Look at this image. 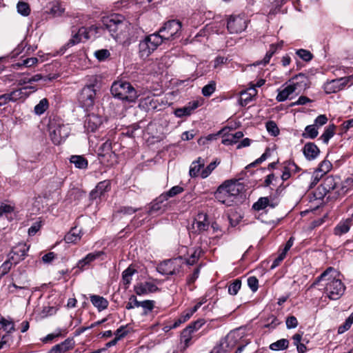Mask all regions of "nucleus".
Here are the masks:
<instances>
[{"label": "nucleus", "instance_id": "obj_19", "mask_svg": "<svg viewBox=\"0 0 353 353\" xmlns=\"http://www.w3.org/2000/svg\"><path fill=\"white\" fill-rule=\"evenodd\" d=\"M158 290V287L151 282L141 283L134 286V292L138 295H143L151 292H154Z\"/></svg>", "mask_w": 353, "mask_h": 353}, {"label": "nucleus", "instance_id": "obj_25", "mask_svg": "<svg viewBox=\"0 0 353 353\" xmlns=\"http://www.w3.org/2000/svg\"><path fill=\"white\" fill-rule=\"evenodd\" d=\"M81 236V230L74 227L65 234L64 240L67 243H76L80 241Z\"/></svg>", "mask_w": 353, "mask_h": 353}, {"label": "nucleus", "instance_id": "obj_30", "mask_svg": "<svg viewBox=\"0 0 353 353\" xmlns=\"http://www.w3.org/2000/svg\"><path fill=\"white\" fill-rule=\"evenodd\" d=\"M90 301L92 305L99 310V311H102L106 309L108 306V301L107 299L99 295H92L90 296Z\"/></svg>", "mask_w": 353, "mask_h": 353}, {"label": "nucleus", "instance_id": "obj_62", "mask_svg": "<svg viewBox=\"0 0 353 353\" xmlns=\"http://www.w3.org/2000/svg\"><path fill=\"white\" fill-rule=\"evenodd\" d=\"M128 331L126 330V327L121 326L119 329H117L114 333L115 338H118V341L121 339L123 338L128 334Z\"/></svg>", "mask_w": 353, "mask_h": 353}, {"label": "nucleus", "instance_id": "obj_56", "mask_svg": "<svg viewBox=\"0 0 353 353\" xmlns=\"http://www.w3.org/2000/svg\"><path fill=\"white\" fill-rule=\"evenodd\" d=\"M285 323L288 329H292L297 327L298 321L294 316H290L287 317Z\"/></svg>", "mask_w": 353, "mask_h": 353}, {"label": "nucleus", "instance_id": "obj_14", "mask_svg": "<svg viewBox=\"0 0 353 353\" xmlns=\"http://www.w3.org/2000/svg\"><path fill=\"white\" fill-rule=\"evenodd\" d=\"M50 134L52 142L58 145L68 137L69 128L67 125H59L54 128H51Z\"/></svg>", "mask_w": 353, "mask_h": 353}, {"label": "nucleus", "instance_id": "obj_28", "mask_svg": "<svg viewBox=\"0 0 353 353\" xmlns=\"http://www.w3.org/2000/svg\"><path fill=\"white\" fill-rule=\"evenodd\" d=\"M209 223L207 221L206 214H199L198 218L194 221L192 226L196 228L199 232L206 230L208 228Z\"/></svg>", "mask_w": 353, "mask_h": 353}, {"label": "nucleus", "instance_id": "obj_46", "mask_svg": "<svg viewBox=\"0 0 353 353\" xmlns=\"http://www.w3.org/2000/svg\"><path fill=\"white\" fill-rule=\"evenodd\" d=\"M332 168V164L331 163L330 161L327 160H323V161L321 162L316 170H318L321 174L325 175L326 173L331 170Z\"/></svg>", "mask_w": 353, "mask_h": 353}, {"label": "nucleus", "instance_id": "obj_4", "mask_svg": "<svg viewBox=\"0 0 353 353\" xmlns=\"http://www.w3.org/2000/svg\"><path fill=\"white\" fill-rule=\"evenodd\" d=\"M112 94L122 101L134 102L139 94L132 84L128 81L119 80L114 81L111 86Z\"/></svg>", "mask_w": 353, "mask_h": 353}, {"label": "nucleus", "instance_id": "obj_7", "mask_svg": "<svg viewBox=\"0 0 353 353\" xmlns=\"http://www.w3.org/2000/svg\"><path fill=\"white\" fill-rule=\"evenodd\" d=\"M181 23L178 20H170L164 23L159 30L160 37L163 41L170 40L179 37V32L181 29Z\"/></svg>", "mask_w": 353, "mask_h": 353}, {"label": "nucleus", "instance_id": "obj_17", "mask_svg": "<svg viewBox=\"0 0 353 353\" xmlns=\"http://www.w3.org/2000/svg\"><path fill=\"white\" fill-rule=\"evenodd\" d=\"M102 118L95 114H90L87 116L85 121V127L91 132L96 131L102 124Z\"/></svg>", "mask_w": 353, "mask_h": 353}, {"label": "nucleus", "instance_id": "obj_5", "mask_svg": "<svg viewBox=\"0 0 353 353\" xmlns=\"http://www.w3.org/2000/svg\"><path fill=\"white\" fill-rule=\"evenodd\" d=\"M250 343V341L244 339L239 331H232L221 340L220 347L222 352H228L231 351L236 345H238L235 353H241Z\"/></svg>", "mask_w": 353, "mask_h": 353}, {"label": "nucleus", "instance_id": "obj_13", "mask_svg": "<svg viewBox=\"0 0 353 353\" xmlns=\"http://www.w3.org/2000/svg\"><path fill=\"white\" fill-rule=\"evenodd\" d=\"M28 250V245L24 243H19L12 248L8 257L14 262V264L16 265L24 259Z\"/></svg>", "mask_w": 353, "mask_h": 353}, {"label": "nucleus", "instance_id": "obj_50", "mask_svg": "<svg viewBox=\"0 0 353 353\" xmlns=\"http://www.w3.org/2000/svg\"><path fill=\"white\" fill-rule=\"evenodd\" d=\"M94 55L99 61H103L106 60L110 56V52L107 49H101L97 50L94 52Z\"/></svg>", "mask_w": 353, "mask_h": 353}, {"label": "nucleus", "instance_id": "obj_10", "mask_svg": "<svg viewBox=\"0 0 353 353\" xmlns=\"http://www.w3.org/2000/svg\"><path fill=\"white\" fill-rule=\"evenodd\" d=\"M98 28L90 27L89 29L81 27L78 32L75 33L71 39L69 40L66 46L68 47L72 46L81 41H84L90 38V33H97Z\"/></svg>", "mask_w": 353, "mask_h": 353}, {"label": "nucleus", "instance_id": "obj_53", "mask_svg": "<svg viewBox=\"0 0 353 353\" xmlns=\"http://www.w3.org/2000/svg\"><path fill=\"white\" fill-rule=\"evenodd\" d=\"M270 156V149L267 148L265 151V152L256 160H255L254 162L251 163L248 166L250 167H254L257 164H260L264 161L267 159V158Z\"/></svg>", "mask_w": 353, "mask_h": 353}, {"label": "nucleus", "instance_id": "obj_60", "mask_svg": "<svg viewBox=\"0 0 353 353\" xmlns=\"http://www.w3.org/2000/svg\"><path fill=\"white\" fill-rule=\"evenodd\" d=\"M63 11L64 9L61 8L59 3L53 4L50 8V13L54 16H59L63 12Z\"/></svg>", "mask_w": 353, "mask_h": 353}, {"label": "nucleus", "instance_id": "obj_47", "mask_svg": "<svg viewBox=\"0 0 353 353\" xmlns=\"http://www.w3.org/2000/svg\"><path fill=\"white\" fill-rule=\"evenodd\" d=\"M266 129L267 131L271 135L276 137L279 134V130L276 124V123L273 121H269L266 123Z\"/></svg>", "mask_w": 353, "mask_h": 353}, {"label": "nucleus", "instance_id": "obj_52", "mask_svg": "<svg viewBox=\"0 0 353 353\" xmlns=\"http://www.w3.org/2000/svg\"><path fill=\"white\" fill-rule=\"evenodd\" d=\"M140 303L141 301H138L134 295H132L129 299V301L126 304L125 308L127 310H131L135 307H139Z\"/></svg>", "mask_w": 353, "mask_h": 353}, {"label": "nucleus", "instance_id": "obj_39", "mask_svg": "<svg viewBox=\"0 0 353 353\" xmlns=\"http://www.w3.org/2000/svg\"><path fill=\"white\" fill-rule=\"evenodd\" d=\"M316 126L313 125H307L305 128V132L302 134V137L304 138L314 139L318 136L319 132Z\"/></svg>", "mask_w": 353, "mask_h": 353}, {"label": "nucleus", "instance_id": "obj_36", "mask_svg": "<svg viewBox=\"0 0 353 353\" xmlns=\"http://www.w3.org/2000/svg\"><path fill=\"white\" fill-rule=\"evenodd\" d=\"M167 205L163 204V202H160L159 201V197H157L152 203L148 211L149 214H153L154 213L160 212L161 213L165 210Z\"/></svg>", "mask_w": 353, "mask_h": 353}, {"label": "nucleus", "instance_id": "obj_24", "mask_svg": "<svg viewBox=\"0 0 353 353\" xmlns=\"http://www.w3.org/2000/svg\"><path fill=\"white\" fill-rule=\"evenodd\" d=\"M289 81L294 85L296 90L305 89L308 86V78L303 73H299L292 77Z\"/></svg>", "mask_w": 353, "mask_h": 353}, {"label": "nucleus", "instance_id": "obj_27", "mask_svg": "<svg viewBox=\"0 0 353 353\" xmlns=\"http://www.w3.org/2000/svg\"><path fill=\"white\" fill-rule=\"evenodd\" d=\"M103 254V252L100 251L89 253L83 259L79 261L77 263V268L80 270H83L86 265H89L92 261H94Z\"/></svg>", "mask_w": 353, "mask_h": 353}, {"label": "nucleus", "instance_id": "obj_11", "mask_svg": "<svg viewBox=\"0 0 353 353\" xmlns=\"http://www.w3.org/2000/svg\"><path fill=\"white\" fill-rule=\"evenodd\" d=\"M205 321L203 319H199L194 323L190 324L185 329L183 330L181 335V343H184L183 349L188 347L192 339V333L198 330L203 324Z\"/></svg>", "mask_w": 353, "mask_h": 353}, {"label": "nucleus", "instance_id": "obj_42", "mask_svg": "<svg viewBox=\"0 0 353 353\" xmlns=\"http://www.w3.org/2000/svg\"><path fill=\"white\" fill-rule=\"evenodd\" d=\"M48 101L46 99H41L34 107V112L37 115H41L48 109Z\"/></svg>", "mask_w": 353, "mask_h": 353}, {"label": "nucleus", "instance_id": "obj_6", "mask_svg": "<svg viewBox=\"0 0 353 353\" xmlns=\"http://www.w3.org/2000/svg\"><path fill=\"white\" fill-rule=\"evenodd\" d=\"M159 32L146 36L139 44V54L141 59L148 58L163 43Z\"/></svg>", "mask_w": 353, "mask_h": 353}, {"label": "nucleus", "instance_id": "obj_32", "mask_svg": "<svg viewBox=\"0 0 353 353\" xmlns=\"http://www.w3.org/2000/svg\"><path fill=\"white\" fill-rule=\"evenodd\" d=\"M70 162L74 165L77 168L86 169L88 165V160L80 155H72L70 158Z\"/></svg>", "mask_w": 353, "mask_h": 353}, {"label": "nucleus", "instance_id": "obj_40", "mask_svg": "<svg viewBox=\"0 0 353 353\" xmlns=\"http://www.w3.org/2000/svg\"><path fill=\"white\" fill-rule=\"evenodd\" d=\"M155 301L152 300H145L141 301L140 307L143 309L142 315L146 316L150 313L154 307Z\"/></svg>", "mask_w": 353, "mask_h": 353}, {"label": "nucleus", "instance_id": "obj_8", "mask_svg": "<svg viewBox=\"0 0 353 353\" xmlns=\"http://www.w3.org/2000/svg\"><path fill=\"white\" fill-rule=\"evenodd\" d=\"M248 21L243 15H231L228 20L227 29L230 34H238L244 31Z\"/></svg>", "mask_w": 353, "mask_h": 353}, {"label": "nucleus", "instance_id": "obj_45", "mask_svg": "<svg viewBox=\"0 0 353 353\" xmlns=\"http://www.w3.org/2000/svg\"><path fill=\"white\" fill-rule=\"evenodd\" d=\"M269 205V199L268 197H261L256 203H254L252 208L255 210H261L265 209Z\"/></svg>", "mask_w": 353, "mask_h": 353}, {"label": "nucleus", "instance_id": "obj_9", "mask_svg": "<svg viewBox=\"0 0 353 353\" xmlns=\"http://www.w3.org/2000/svg\"><path fill=\"white\" fill-rule=\"evenodd\" d=\"M96 90L92 84L85 86L79 96V101L83 108H88L94 105Z\"/></svg>", "mask_w": 353, "mask_h": 353}, {"label": "nucleus", "instance_id": "obj_37", "mask_svg": "<svg viewBox=\"0 0 353 353\" xmlns=\"http://www.w3.org/2000/svg\"><path fill=\"white\" fill-rule=\"evenodd\" d=\"M289 346V341L285 339L278 340L270 345V349L273 351L286 350Z\"/></svg>", "mask_w": 353, "mask_h": 353}, {"label": "nucleus", "instance_id": "obj_63", "mask_svg": "<svg viewBox=\"0 0 353 353\" xmlns=\"http://www.w3.org/2000/svg\"><path fill=\"white\" fill-rule=\"evenodd\" d=\"M311 101H312L308 97L305 96H301L296 101L292 103L290 106L292 107L295 105H305Z\"/></svg>", "mask_w": 353, "mask_h": 353}, {"label": "nucleus", "instance_id": "obj_20", "mask_svg": "<svg viewBox=\"0 0 353 353\" xmlns=\"http://www.w3.org/2000/svg\"><path fill=\"white\" fill-rule=\"evenodd\" d=\"M28 89L32 90V92H34L36 90V88L33 86H25L8 93L10 98V101L12 102H15L19 99H26L29 95V93L27 92Z\"/></svg>", "mask_w": 353, "mask_h": 353}, {"label": "nucleus", "instance_id": "obj_34", "mask_svg": "<svg viewBox=\"0 0 353 353\" xmlns=\"http://www.w3.org/2000/svg\"><path fill=\"white\" fill-rule=\"evenodd\" d=\"M351 221L350 219H347L344 221L340 222L334 228V234L341 236L347 233L350 230Z\"/></svg>", "mask_w": 353, "mask_h": 353}, {"label": "nucleus", "instance_id": "obj_23", "mask_svg": "<svg viewBox=\"0 0 353 353\" xmlns=\"http://www.w3.org/2000/svg\"><path fill=\"white\" fill-rule=\"evenodd\" d=\"M257 90L254 87H250L247 90L241 92L239 103L242 106L247 105L256 95Z\"/></svg>", "mask_w": 353, "mask_h": 353}, {"label": "nucleus", "instance_id": "obj_18", "mask_svg": "<svg viewBox=\"0 0 353 353\" xmlns=\"http://www.w3.org/2000/svg\"><path fill=\"white\" fill-rule=\"evenodd\" d=\"M110 181L109 180H105L99 182L95 188L90 192V196L92 199H96L100 197L105 192H108L110 189Z\"/></svg>", "mask_w": 353, "mask_h": 353}, {"label": "nucleus", "instance_id": "obj_33", "mask_svg": "<svg viewBox=\"0 0 353 353\" xmlns=\"http://www.w3.org/2000/svg\"><path fill=\"white\" fill-rule=\"evenodd\" d=\"M98 155L101 157H111L114 154L112 151V143L108 140L104 142L98 150Z\"/></svg>", "mask_w": 353, "mask_h": 353}, {"label": "nucleus", "instance_id": "obj_22", "mask_svg": "<svg viewBox=\"0 0 353 353\" xmlns=\"http://www.w3.org/2000/svg\"><path fill=\"white\" fill-rule=\"evenodd\" d=\"M199 107V101H194L190 102L187 105L177 108L174 110V114L176 117H183L189 116L192 114L194 110Z\"/></svg>", "mask_w": 353, "mask_h": 353}, {"label": "nucleus", "instance_id": "obj_1", "mask_svg": "<svg viewBox=\"0 0 353 353\" xmlns=\"http://www.w3.org/2000/svg\"><path fill=\"white\" fill-rule=\"evenodd\" d=\"M339 273L332 267L327 268L319 280H325L324 292L332 300L339 299L344 293L345 286L339 279Z\"/></svg>", "mask_w": 353, "mask_h": 353}, {"label": "nucleus", "instance_id": "obj_12", "mask_svg": "<svg viewBox=\"0 0 353 353\" xmlns=\"http://www.w3.org/2000/svg\"><path fill=\"white\" fill-rule=\"evenodd\" d=\"M182 261L181 258L168 260L161 263L158 267V270L160 273L166 275H173L178 274L180 272V267L178 262Z\"/></svg>", "mask_w": 353, "mask_h": 353}, {"label": "nucleus", "instance_id": "obj_15", "mask_svg": "<svg viewBox=\"0 0 353 353\" xmlns=\"http://www.w3.org/2000/svg\"><path fill=\"white\" fill-rule=\"evenodd\" d=\"M348 83L347 78H340L332 80L324 85V90L327 93H334L342 90Z\"/></svg>", "mask_w": 353, "mask_h": 353}, {"label": "nucleus", "instance_id": "obj_51", "mask_svg": "<svg viewBox=\"0 0 353 353\" xmlns=\"http://www.w3.org/2000/svg\"><path fill=\"white\" fill-rule=\"evenodd\" d=\"M296 54L305 61H310L313 57L312 54L310 51L304 49L298 50Z\"/></svg>", "mask_w": 353, "mask_h": 353}, {"label": "nucleus", "instance_id": "obj_26", "mask_svg": "<svg viewBox=\"0 0 353 353\" xmlns=\"http://www.w3.org/2000/svg\"><path fill=\"white\" fill-rule=\"evenodd\" d=\"M74 347V342L72 339H66L63 342L57 344L52 347L50 350L51 353H61L65 352L69 350L72 349Z\"/></svg>", "mask_w": 353, "mask_h": 353}, {"label": "nucleus", "instance_id": "obj_29", "mask_svg": "<svg viewBox=\"0 0 353 353\" xmlns=\"http://www.w3.org/2000/svg\"><path fill=\"white\" fill-rule=\"evenodd\" d=\"M183 190H184L183 188H182L179 185L174 186L168 192H165L161 194L159 196V201L160 202H164V201H167L169 198L173 197L179 194H181V192H183Z\"/></svg>", "mask_w": 353, "mask_h": 353}, {"label": "nucleus", "instance_id": "obj_35", "mask_svg": "<svg viewBox=\"0 0 353 353\" xmlns=\"http://www.w3.org/2000/svg\"><path fill=\"white\" fill-rule=\"evenodd\" d=\"M204 160L201 157H199L196 161L192 162L189 172L190 175L192 177L197 176L201 168L204 165Z\"/></svg>", "mask_w": 353, "mask_h": 353}, {"label": "nucleus", "instance_id": "obj_38", "mask_svg": "<svg viewBox=\"0 0 353 353\" xmlns=\"http://www.w3.org/2000/svg\"><path fill=\"white\" fill-rule=\"evenodd\" d=\"M137 272L136 270L131 266H129L122 273V279L126 288L130 284L133 274Z\"/></svg>", "mask_w": 353, "mask_h": 353}, {"label": "nucleus", "instance_id": "obj_58", "mask_svg": "<svg viewBox=\"0 0 353 353\" xmlns=\"http://www.w3.org/2000/svg\"><path fill=\"white\" fill-rule=\"evenodd\" d=\"M347 191H348V188L341 181V184H339V185H338V188L336 189V190L334 191V193L336 196H341L345 195Z\"/></svg>", "mask_w": 353, "mask_h": 353}, {"label": "nucleus", "instance_id": "obj_41", "mask_svg": "<svg viewBox=\"0 0 353 353\" xmlns=\"http://www.w3.org/2000/svg\"><path fill=\"white\" fill-rule=\"evenodd\" d=\"M336 126L332 124L330 125L324 131L320 139L325 143H327L329 140L334 136L335 133Z\"/></svg>", "mask_w": 353, "mask_h": 353}, {"label": "nucleus", "instance_id": "obj_59", "mask_svg": "<svg viewBox=\"0 0 353 353\" xmlns=\"http://www.w3.org/2000/svg\"><path fill=\"white\" fill-rule=\"evenodd\" d=\"M216 162L210 163L208 167L202 170L201 175L203 179H205L209 176L212 171L216 168Z\"/></svg>", "mask_w": 353, "mask_h": 353}, {"label": "nucleus", "instance_id": "obj_49", "mask_svg": "<svg viewBox=\"0 0 353 353\" xmlns=\"http://www.w3.org/2000/svg\"><path fill=\"white\" fill-rule=\"evenodd\" d=\"M216 90V83L214 81H211L208 85H205L202 88V94L205 97L211 96Z\"/></svg>", "mask_w": 353, "mask_h": 353}, {"label": "nucleus", "instance_id": "obj_3", "mask_svg": "<svg viewBox=\"0 0 353 353\" xmlns=\"http://www.w3.org/2000/svg\"><path fill=\"white\" fill-rule=\"evenodd\" d=\"M239 186L236 181H226L217 188L214 196L219 202L230 206L240 193Z\"/></svg>", "mask_w": 353, "mask_h": 353}, {"label": "nucleus", "instance_id": "obj_48", "mask_svg": "<svg viewBox=\"0 0 353 353\" xmlns=\"http://www.w3.org/2000/svg\"><path fill=\"white\" fill-rule=\"evenodd\" d=\"M14 262L8 257L1 266H0V276L6 275L11 269Z\"/></svg>", "mask_w": 353, "mask_h": 353}, {"label": "nucleus", "instance_id": "obj_21", "mask_svg": "<svg viewBox=\"0 0 353 353\" xmlns=\"http://www.w3.org/2000/svg\"><path fill=\"white\" fill-rule=\"evenodd\" d=\"M303 152L306 159L312 161L319 156L320 150L314 143L310 142L304 145Z\"/></svg>", "mask_w": 353, "mask_h": 353}, {"label": "nucleus", "instance_id": "obj_54", "mask_svg": "<svg viewBox=\"0 0 353 353\" xmlns=\"http://www.w3.org/2000/svg\"><path fill=\"white\" fill-rule=\"evenodd\" d=\"M270 156V149L267 148L265 151V152L256 160H255L254 162L251 163L248 166L250 167H254L257 164H260L264 161L267 159V158Z\"/></svg>", "mask_w": 353, "mask_h": 353}, {"label": "nucleus", "instance_id": "obj_61", "mask_svg": "<svg viewBox=\"0 0 353 353\" xmlns=\"http://www.w3.org/2000/svg\"><path fill=\"white\" fill-rule=\"evenodd\" d=\"M327 118L325 114H321L318 116L314 120V125L316 127H321L325 125L327 122Z\"/></svg>", "mask_w": 353, "mask_h": 353}, {"label": "nucleus", "instance_id": "obj_57", "mask_svg": "<svg viewBox=\"0 0 353 353\" xmlns=\"http://www.w3.org/2000/svg\"><path fill=\"white\" fill-rule=\"evenodd\" d=\"M323 176V174L316 170L313 172L312 177H311L310 187L313 188L314 186H315Z\"/></svg>", "mask_w": 353, "mask_h": 353}, {"label": "nucleus", "instance_id": "obj_43", "mask_svg": "<svg viewBox=\"0 0 353 353\" xmlns=\"http://www.w3.org/2000/svg\"><path fill=\"white\" fill-rule=\"evenodd\" d=\"M241 286V281L239 279L234 280L228 286V293L231 295H236Z\"/></svg>", "mask_w": 353, "mask_h": 353}, {"label": "nucleus", "instance_id": "obj_64", "mask_svg": "<svg viewBox=\"0 0 353 353\" xmlns=\"http://www.w3.org/2000/svg\"><path fill=\"white\" fill-rule=\"evenodd\" d=\"M153 71L155 73L161 72L163 70V63L161 61H156L152 63Z\"/></svg>", "mask_w": 353, "mask_h": 353}, {"label": "nucleus", "instance_id": "obj_44", "mask_svg": "<svg viewBox=\"0 0 353 353\" xmlns=\"http://www.w3.org/2000/svg\"><path fill=\"white\" fill-rule=\"evenodd\" d=\"M17 12L23 16H28L30 12L29 5L24 1H19L17 5Z\"/></svg>", "mask_w": 353, "mask_h": 353}, {"label": "nucleus", "instance_id": "obj_31", "mask_svg": "<svg viewBox=\"0 0 353 353\" xmlns=\"http://www.w3.org/2000/svg\"><path fill=\"white\" fill-rule=\"evenodd\" d=\"M296 90V89L294 87V85H293V84L290 83L285 88L279 91V94L276 97V99L279 102L284 101L289 97L290 94H292Z\"/></svg>", "mask_w": 353, "mask_h": 353}, {"label": "nucleus", "instance_id": "obj_2", "mask_svg": "<svg viewBox=\"0 0 353 353\" xmlns=\"http://www.w3.org/2000/svg\"><path fill=\"white\" fill-rule=\"evenodd\" d=\"M103 26L115 39L126 37L130 28L128 21L123 16L118 14L103 18Z\"/></svg>", "mask_w": 353, "mask_h": 353}, {"label": "nucleus", "instance_id": "obj_55", "mask_svg": "<svg viewBox=\"0 0 353 353\" xmlns=\"http://www.w3.org/2000/svg\"><path fill=\"white\" fill-rule=\"evenodd\" d=\"M248 285L252 292H256L259 288V281L255 276L248 279Z\"/></svg>", "mask_w": 353, "mask_h": 353}, {"label": "nucleus", "instance_id": "obj_16", "mask_svg": "<svg viewBox=\"0 0 353 353\" xmlns=\"http://www.w3.org/2000/svg\"><path fill=\"white\" fill-rule=\"evenodd\" d=\"M341 184V179L339 176H327L324 179L321 184L325 194L334 192L338 188V185Z\"/></svg>", "mask_w": 353, "mask_h": 353}]
</instances>
